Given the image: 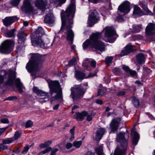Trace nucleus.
<instances>
[{
  "label": "nucleus",
  "instance_id": "nucleus-27",
  "mask_svg": "<svg viewBox=\"0 0 155 155\" xmlns=\"http://www.w3.org/2000/svg\"><path fill=\"white\" fill-rule=\"evenodd\" d=\"M77 63L76 58L75 57H73L68 62V65L70 67L76 65Z\"/></svg>",
  "mask_w": 155,
  "mask_h": 155
},
{
  "label": "nucleus",
  "instance_id": "nucleus-12",
  "mask_svg": "<svg viewBox=\"0 0 155 155\" xmlns=\"http://www.w3.org/2000/svg\"><path fill=\"white\" fill-rule=\"evenodd\" d=\"M13 43V42L11 40H7L5 41L0 48V52L4 54H9L11 51V46Z\"/></svg>",
  "mask_w": 155,
  "mask_h": 155
},
{
  "label": "nucleus",
  "instance_id": "nucleus-57",
  "mask_svg": "<svg viewBox=\"0 0 155 155\" xmlns=\"http://www.w3.org/2000/svg\"><path fill=\"white\" fill-rule=\"evenodd\" d=\"M104 92L103 91H101V90L99 89L98 91V96L103 95L104 94Z\"/></svg>",
  "mask_w": 155,
  "mask_h": 155
},
{
  "label": "nucleus",
  "instance_id": "nucleus-54",
  "mask_svg": "<svg viewBox=\"0 0 155 155\" xmlns=\"http://www.w3.org/2000/svg\"><path fill=\"white\" fill-rule=\"evenodd\" d=\"M1 121L2 123L4 124H8L9 123V121L8 119L6 118L1 119Z\"/></svg>",
  "mask_w": 155,
  "mask_h": 155
},
{
  "label": "nucleus",
  "instance_id": "nucleus-64",
  "mask_svg": "<svg viewBox=\"0 0 155 155\" xmlns=\"http://www.w3.org/2000/svg\"><path fill=\"white\" fill-rule=\"evenodd\" d=\"M116 20L118 22H121L123 21V19L121 17H117L116 18Z\"/></svg>",
  "mask_w": 155,
  "mask_h": 155
},
{
  "label": "nucleus",
  "instance_id": "nucleus-61",
  "mask_svg": "<svg viewBox=\"0 0 155 155\" xmlns=\"http://www.w3.org/2000/svg\"><path fill=\"white\" fill-rule=\"evenodd\" d=\"M95 76H97L96 75V73H95L94 74H92V73H90L87 78H90L91 77H94Z\"/></svg>",
  "mask_w": 155,
  "mask_h": 155
},
{
  "label": "nucleus",
  "instance_id": "nucleus-8",
  "mask_svg": "<svg viewBox=\"0 0 155 155\" xmlns=\"http://www.w3.org/2000/svg\"><path fill=\"white\" fill-rule=\"evenodd\" d=\"M146 40L151 41H155V24L149 23L145 29Z\"/></svg>",
  "mask_w": 155,
  "mask_h": 155
},
{
  "label": "nucleus",
  "instance_id": "nucleus-34",
  "mask_svg": "<svg viewBox=\"0 0 155 155\" xmlns=\"http://www.w3.org/2000/svg\"><path fill=\"white\" fill-rule=\"evenodd\" d=\"M113 73L117 75H120L122 74V72L120 69L118 68H114L112 71Z\"/></svg>",
  "mask_w": 155,
  "mask_h": 155
},
{
  "label": "nucleus",
  "instance_id": "nucleus-50",
  "mask_svg": "<svg viewBox=\"0 0 155 155\" xmlns=\"http://www.w3.org/2000/svg\"><path fill=\"white\" fill-rule=\"evenodd\" d=\"M5 144H3V143L2 144H0V150H3L8 148V147Z\"/></svg>",
  "mask_w": 155,
  "mask_h": 155
},
{
  "label": "nucleus",
  "instance_id": "nucleus-58",
  "mask_svg": "<svg viewBox=\"0 0 155 155\" xmlns=\"http://www.w3.org/2000/svg\"><path fill=\"white\" fill-rule=\"evenodd\" d=\"M20 148H15L13 150V152L16 153H19L20 152Z\"/></svg>",
  "mask_w": 155,
  "mask_h": 155
},
{
  "label": "nucleus",
  "instance_id": "nucleus-60",
  "mask_svg": "<svg viewBox=\"0 0 155 155\" xmlns=\"http://www.w3.org/2000/svg\"><path fill=\"white\" fill-rule=\"evenodd\" d=\"M39 147L41 148H46L48 147L46 145L45 143V142L44 143H41L40 144Z\"/></svg>",
  "mask_w": 155,
  "mask_h": 155
},
{
  "label": "nucleus",
  "instance_id": "nucleus-10",
  "mask_svg": "<svg viewBox=\"0 0 155 155\" xmlns=\"http://www.w3.org/2000/svg\"><path fill=\"white\" fill-rule=\"evenodd\" d=\"M99 14L96 10H94L89 14L88 23L90 27L92 26L100 20Z\"/></svg>",
  "mask_w": 155,
  "mask_h": 155
},
{
  "label": "nucleus",
  "instance_id": "nucleus-39",
  "mask_svg": "<svg viewBox=\"0 0 155 155\" xmlns=\"http://www.w3.org/2000/svg\"><path fill=\"white\" fill-rule=\"evenodd\" d=\"M132 99L133 103V104L134 106L135 107L138 106L139 104V100L135 97H133Z\"/></svg>",
  "mask_w": 155,
  "mask_h": 155
},
{
  "label": "nucleus",
  "instance_id": "nucleus-28",
  "mask_svg": "<svg viewBox=\"0 0 155 155\" xmlns=\"http://www.w3.org/2000/svg\"><path fill=\"white\" fill-rule=\"evenodd\" d=\"M66 0H55L53 1V3L56 5V7L61 6L64 3Z\"/></svg>",
  "mask_w": 155,
  "mask_h": 155
},
{
  "label": "nucleus",
  "instance_id": "nucleus-38",
  "mask_svg": "<svg viewBox=\"0 0 155 155\" xmlns=\"http://www.w3.org/2000/svg\"><path fill=\"white\" fill-rule=\"evenodd\" d=\"M14 141V138H10L7 139L6 140H2V143L3 144H9Z\"/></svg>",
  "mask_w": 155,
  "mask_h": 155
},
{
  "label": "nucleus",
  "instance_id": "nucleus-17",
  "mask_svg": "<svg viewBox=\"0 0 155 155\" xmlns=\"http://www.w3.org/2000/svg\"><path fill=\"white\" fill-rule=\"evenodd\" d=\"M119 122L116 119H114L110 122V126L111 129V132L114 133L116 131L119 126Z\"/></svg>",
  "mask_w": 155,
  "mask_h": 155
},
{
  "label": "nucleus",
  "instance_id": "nucleus-40",
  "mask_svg": "<svg viewBox=\"0 0 155 155\" xmlns=\"http://www.w3.org/2000/svg\"><path fill=\"white\" fill-rule=\"evenodd\" d=\"M82 143V142L81 141H74L73 143V145L74 146L77 148L79 147Z\"/></svg>",
  "mask_w": 155,
  "mask_h": 155
},
{
  "label": "nucleus",
  "instance_id": "nucleus-5",
  "mask_svg": "<svg viewBox=\"0 0 155 155\" xmlns=\"http://www.w3.org/2000/svg\"><path fill=\"white\" fill-rule=\"evenodd\" d=\"M125 133L120 132L117 135L116 141L120 143L117 145L114 153V155H126L127 149L128 142L125 138Z\"/></svg>",
  "mask_w": 155,
  "mask_h": 155
},
{
  "label": "nucleus",
  "instance_id": "nucleus-36",
  "mask_svg": "<svg viewBox=\"0 0 155 155\" xmlns=\"http://www.w3.org/2000/svg\"><path fill=\"white\" fill-rule=\"evenodd\" d=\"M52 150V148L49 147L47 148L45 150H43L40 152L37 155H42L47 153Z\"/></svg>",
  "mask_w": 155,
  "mask_h": 155
},
{
  "label": "nucleus",
  "instance_id": "nucleus-55",
  "mask_svg": "<svg viewBox=\"0 0 155 155\" xmlns=\"http://www.w3.org/2000/svg\"><path fill=\"white\" fill-rule=\"evenodd\" d=\"M135 38L138 40H142L143 38V37L141 35H138L135 36Z\"/></svg>",
  "mask_w": 155,
  "mask_h": 155
},
{
  "label": "nucleus",
  "instance_id": "nucleus-22",
  "mask_svg": "<svg viewBox=\"0 0 155 155\" xmlns=\"http://www.w3.org/2000/svg\"><path fill=\"white\" fill-rule=\"evenodd\" d=\"M136 60L137 63L139 64H143L145 63V58L142 53L138 54L136 56Z\"/></svg>",
  "mask_w": 155,
  "mask_h": 155
},
{
  "label": "nucleus",
  "instance_id": "nucleus-29",
  "mask_svg": "<svg viewBox=\"0 0 155 155\" xmlns=\"http://www.w3.org/2000/svg\"><path fill=\"white\" fill-rule=\"evenodd\" d=\"M97 155H104L103 152V149L102 147H99L95 149Z\"/></svg>",
  "mask_w": 155,
  "mask_h": 155
},
{
  "label": "nucleus",
  "instance_id": "nucleus-30",
  "mask_svg": "<svg viewBox=\"0 0 155 155\" xmlns=\"http://www.w3.org/2000/svg\"><path fill=\"white\" fill-rule=\"evenodd\" d=\"M15 31V29H12L8 31L6 34L7 37L8 38H11L15 36L14 32Z\"/></svg>",
  "mask_w": 155,
  "mask_h": 155
},
{
  "label": "nucleus",
  "instance_id": "nucleus-21",
  "mask_svg": "<svg viewBox=\"0 0 155 155\" xmlns=\"http://www.w3.org/2000/svg\"><path fill=\"white\" fill-rule=\"evenodd\" d=\"M139 5L147 14L153 15V13L148 9L147 2L144 1H140L139 2Z\"/></svg>",
  "mask_w": 155,
  "mask_h": 155
},
{
  "label": "nucleus",
  "instance_id": "nucleus-1",
  "mask_svg": "<svg viewBox=\"0 0 155 155\" xmlns=\"http://www.w3.org/2000/svg\"><path fill=\"white\" fill-rule=\"evenodd\" d=\"M74 0H71V3L65 12L62 11L61 15L62 25L58 33L61 32L63 29L65 31L64 34L66 37V40L69 41L71 45L73 43L74 34L72 30V25L73 23V18L75 12Z\"/></svg>",
  "mask_w": 155,
  "mask_h": 155
},
{
  "label": "nucleus",
  "instance_id": "nucleus-26",
  "mask_svg": "<svg viewBox=\"0 0 155 155\" xmlns=\"http://www.w3.org/2000/svg\"><path fill=\"white\" fill-rule=\"evenodd\" d=\"M16 69H10L7 72V74L8 75L9 78H16L17 73L15 71Z\"/></svg>",
  "mask_w": 155,
  "mask_h": 155
},
{
  "label": "nucleus",
  "instance_id": "nucleus-42",
  "mask_svg": "<svg viewBox=\"0 0 155 155\" xmlns=\"http://www.w3.org/2000/svg\"><path fill=\"white\" fill-rule=\"evenodd\" d=\"M20 1L21 0H12L11 3L14 6H16L19 4Z\"/></svg>",
  "mask_w": 155,
  "mask_h": 155
},
{
  "label": "nucleus",
  "instance_id": "nucleus-14",
  "mask_svg": "<svg viewBox=\"0 0 155 155\" xmlns=\"http://www.w3.org/2000/svg\"><path fill=\"white\" fill-rule=\"evenodd\" d=\"M130 3L127 1H125L123 2L118 8V10L120 12H122L125 15L129 13L130 10Z\"/></svg>",
  "mask_w": 155,
  "mask_h": 155
},
{
  "label": "nucleus",
  "instance_id": "nucleus-49",
  "mask_svg": "<svg viewBox=\"0 0 155 155\" xmlns=\"http://www.w3.org/2000/svg\"><path fill=\"white\" fill-rule=\"evenodd\" d=\"M33 90L34 92H35L37 95L41 92V90H39L37 87L34 86L33 88Z\"/></svg>",
  "mask_w": 155,
  "mask_h": 155
},
{
  "label": "nucleus",
  "instance_id": "nucleus-31",
  "mask_svg": "<svg viewBox=\"0 0 155 155\" xmlns=\"http://www.w3.org/2000/svg\"><path fill=\"white\" fill-rule=\"evenodd\" d=\"M38 96L41 97V99L48 98V93L42 91L41 90V92L38 95Z\"/></svg>",
  "mask_w": 155,
  "mask_h": 155
},
{
  "label": "nucleus",
  "instance_id": "nucleus-3",
  "mask_svg": "<svg viewBox=\"0 0 155 155\" xmlns=\"http://www.w3.org/2000/svg\"><path fill=\"white\" fill-rule=\"evenodd\" d=\"M45 61L43 56L39 54L32 55L31 60L26 64V68L28 72L31 73L32 77H37L35 73L39 70L42 66V63Z\"/></svg>",
  "mask_w": 155,
  "mask_h": 155
},
{
  "label": "nucleus",
  "instance_id": "nucleus-63",
  "mask_svg": "<svg viewBox=\"0 0 155 155\" xmlns=\"http://www.w3.org/2000/svg\"><path fill=\"white\" fill-rule=\"evenodd\" d=\"M91 64L92 67L94 68L95 67L96 64V62L94 60H92L91 62Z\"/></svg>",
  "mask_w": 155,
  "mask_h": 155
},
{
  "label": "nucleus",
  "instance_id": "nucleus-13",
  "mask_svg": "<svg viewBox=\"0 0 155 155\" xmlns=\"http://www.w3.org/2000/svg\"><path fill=\"white\" fill-rule=\"evenodd\" d=\"M27 34L23 31H20L18 34L17 36L18 38V41L19 45L17 47V49L18 51L21 50L24 48L23 45L21 44H23L26 39Z\"/></svg>",
  "mask_w": 155,
  "mask_h": 155
},
{
  "label": "nucleus",
  "instance_id": "nucleus-32",
  "mask_svg": "<svg viewBox=\"0 0 155 155\" xmlns=\"http://www.w3.org/2000/svg\"><path fill=\"white\" fill-rule=\"evenodd\" d=\"M113 59V57L112 56H107L106 58L105 59V62L109 66L110 65L111 63L112 60Z\"/></svg>",
  "mask_w": 155,
  "mask_h": 155
},
{
  "label": "nucleus",
  "instance_id": "nucleus-53",
  "mask_svg": "<svg viewBox=\"0 0 155 155\" xmlns=\"http://www.w3.org/2000/svg\"><path fill=\"white\" fill-rule=\"evenodd\" d=\"M125 93L126 92L124 91H120L117 93L116 95L119 96H123L125 94Z\"/></svg>",
  "mask_w": 155,
  "mask_h": 155
},
{
  "label": "nucleus",
  "instance_id": "nucleus-59",
  "mask_svg": "<svg viewBox=\"0 0 155 155\" xmlns=\"http://www.w3.org/2000/svg\"><path fill=\"white\" fill-rule=\"evenodd\" d=\"M72 146V144L71 143H67L66 146V147L67 149H69Z\"/></svg>",
  "mask_w": 155,
  "mask_h": 155
},
{
  "label": "nucleus",
  "instance_id": "nucleus-62",
  "mask_svg": "<svg viewBox=\"0 0 155 155\" xmlns=\"http://www.w3.org/2000/svg\"><path fill=\"white\" fill-rule=\"evenodd\" d=\"M95 102L97 104L100 105H102L103 104L102 101L101 100L99 99H97L95 101Z\"/></svg>",
  "mask_w": 155,
  "mask_h": 155
},
{
  "label": "nucleus",
  "instance_id": "nucleus-19",
  "mask_svg": "<svg viewBox=\"0 0 155 155\" xmlns=\"http://www.w3.org/2000/svg\"><path fill=\"white\" fill-rule=\"evenodd\" d=\"M105 130L104 128H101L98 129L96 132L94 138L97 141H99L104 134Z\"/></svg>",
  "mask_w": 155,
  "mask_h": 155
},
{
  "label": "nucleus",
  "instance_id": "nucleus-7",
  "mask_svg": "<svg viewBox=\"0 0 155 155\" xmlns=\"http://www.w3.org/2000/svg\"><path fill=\"white\" fill-rule=\"evenodd\" d=\"M71 91L70 96L74 101L82 98L85 92L83 88L80 85H76L71 87Z\"/></svg>",
  "mask_w": 155,
  "mask_h": 155
},
{
  "label": "nucleus",
  "instance_id": "nucleus-41",
  "mask_svg": "<svg viewBox=\"0 0 155 155\" xmlns=\"http://www.w3.org/2000/svg\"><path fill=\"white\" fill-rule=\"evenodd\" d=\"M122 68L123 70L126 73H128L131 70L129 67L125 65H123L122 66Z\"/></svg>",
  "mask_w": 155,
  "mask_h": 155
},
{
  "label": "nucleus",
  "instance_id": "nucleus-46",
  "mask_svg": "<svg viewBox=\"0 0 155 155\" xmlns=\"http://www.w3.org/2000/svg\"><path fill=\"white\" fill-rule=\"evenodd\" d=\"M17 97L16 96H10L6 98L5 100H9L12 101L14 100H17Z\"/></svg>",
  "mask_w": 155,
  "mask_h": 155
},
{
  "label": "nucleus",
  "instance_id": "nucleus-44",
  "mask_svg": "<svg viewBox=\"0 0 155 155\" xmlns=\"http://www.w3.org/2000/svg\"><path fill=\"white\" fill-rule=\"evenodd\" d=\"M33 124V122L31 120H28L26 122L25 127L26 128L30 127L32 126Z\"/></svg>",
  "mask_w": 155,
  "mask_h": 155
},
{
  "label": "nucleus",
  "instance_id": "nucleus-16",
  "mask_svg": "<svg viewBox=\"0 0 155 155\" xmlns=\"http://www.w3.org/2000/svg\"><path fill=\"white\" fill-rule=\"evenodd\" d=\"M134 47V46L130 43L128 44L124 47V49L121 51L120 54L119 55L122 57L127 55L133 51Z\"/></svg>",
  "mask_w": 155,
  "mask_h": 155
},
{
  "label": "nucleus",
  "instance_id": "nucleus-2",
  "mask_svg": "<svg viewBox=\"0 0 155 155\" xmlns=\"http://www.w3.org/2000/svg\"><path fill=\"white\" fill-rule=\"evenodd\" d=\"M114 35V31L113 29L110 27H105L101 32H96L90 36L89 39L87 40L83 44V48L85 50L89 46L95 49L96 51L102 52L105 50V45L104 43L99 40L101 36L105 40L106 38L108 39Z\"/></svg>",
  "mask_w": 155,
  "mask_h": 155
},
{
  "label": "nucleus",
  "instance_id": "nucleus-43",
  "mask_svg": "<svg viewBox=\"0 0 155 155\" xmlns=\"http://www.w3.org/2000/svg\"><path fill=\"white\" fill-rule=\"evenodd\" d=\"M128 74L131 76L135 77H137V73L134 70H130Z\"/></svg>",
  "mask_w": 155,
  "mask_h": 155
},
{
  "label": "nucleus",
  "instance_id": "nucleus-11",
  "mask_svg": "<svg viewBox=\"0 0 155 155\" xmlns=\"http://www.w3.org/2000/svg\"><path fill=\"white\" fill-rule=\"evenodd\" d=\"M21 9L22 11H25L29 14H33L35 11L29 0H24L23 5L21 7Z\"/></svg>",
  "mask_w": 155,
  "mask_h": 155
},
{
  "label": "nucleus",
  "instance_id": "nucleus-23",
  "mask_svg": "<svg viewBox=\"0 0 155 155\" xmlns=\"http://www.w3.org/2000/svg\"><path fill=\"white\" fill-rule=\"evenodd\" d=\"M88 114L87 112L86 111H83L81 113H77L75 114L76 115L75 119L79 121H82L84 119V117Z\"/></svg>",
  "mask_w": 155,
  "mask_h": 155
},
{
  "label": "nucleus",
  "instance_id": "nucleus-47",
  "mask_svg": "<svg viewBox=\"0 0 155 155\" xmlns=\"http://www.w3.org/2000/svg\"><path fill=\"white\" fill-rule=\"evenodd\" d=\"M6 74H7V72L5 70H2L0 71V78H3Z\"/></svg>",
  "mask_w": 155,
  "mask_h": 155
},
{
  "label": "nucleus",
  "instance_id": "nucleus-37",
  "mask_svg": "<svg viewBox=\"0 0 155 155\" xmlns=\"http://www.w3.org/2000/svg\"><path fill=\"white\" fill-rule=\"evenodd\" d=\"M52 150V148L49 147L47 148L45 150H43L40 152L37 155H42L47 153Z\"/></svg>",
  "mask_w": 155,
  "mask_h": 155
},
{
  "label": "nucleus",
  "instance_id": "nucleus-4",
  "mask_svg": "<svg viewBox=\"0 0 155 155\" xmlns=\"http://www.w3.org/2000/svg\"><path fill=\"white\" fill-rule=\"evenodd\" d=\"M50 88V94L51 96V103L57 100H62V88L59 82L58 81H48Z\"/></svg>",
  "mask_w": 155,
  "mask_h": 155
},
{
  "label": "nucleus",
  "instance_id": "nucleus-15",
  "mask_svg": "<svg viewBox=\"0 0 155 155\" xmlns=\"http://www.w3.org/2000/svg\"><path fill=\"white\" fill-rule=\"evenodd\" d=\"M47 5L46 2L44 0H36L35 3V6L43 12L45 11Z\"/></svg>",
  "mask_w": 155,
  "mask_h": 155
},
{
  "label": "nucleus",
  "instance_id": "nucleus-18",
  "mask_svg": "<svg viewBox=\"0 0 155 155\" xmlns=\"http://www.w3.org/2000/svg\"><path fill=\"white\" fill-rule=\"evenodd\" d=\"M17 20V18L15 16L8 17H6L4 19L3 21L4 25L5 26H8L11 25Z\"/></svg>",
  "mask_w": 155,
  "mask_h": 155
},
{
  "label": "nucleus",
  "instance_id": "nucleus-9",
  "mask_svg": "<svg viewBox=\"0 0 155 155\" xmlns=\"http://www.w3.org/2000/svg\"><path fill=\"white\" fill-rule=\"evenodd\" d=\"M5 85L14 87L16 86L18 88V91L21 93L23 92L22 88L23 85L21 82L19 78H8V79L5 83Z\"/></svg>",
  "mask_w": 155,
  "mask_h": 155
},
{
  "label": "nucleus",
  "instance_id": "nucleus-6",
  "mask_svg": "<svg viewBox=\"0 0 155 155\" xmlns=\"http://www.w3.org/2000/svg\"><path fill=\"white\" fill-rule=\"evenodd\" d=\"M44 31L41 27H38L35 33L31 37L32 45L34 46H39L44 48H48L51 46V43H48L45 44L41 40V37L44 34Z\"/></svg>",
  "mask_w": 155,
  "mask_h": 155
},
{
  "label": "nucleus",
  "instance_id": "nucleus-48",
  "mask_svg": "<svg viewBox=\"0 0 155 155\" xmlns=\"http://www.w3.org/2000/svg\"><path fill=\"white\" fill-rule=\"evenodd\" d=\"M56 74V76L58 77H61L62 78H64L65 77H67V76L66 74H61V72H58Z\"/></svg>",
  "mask_w": 155,
  "mask_h": 155
},
{
  "label": "nucleus",
  "instance_id": "nucleus-25",
  "mask_svg": "<svg viewBox=\"0 0 155 155\" xmlns=\"http://www.w3.org/2000/svg\"><path fill=\"white\" fill-rule=\"evenodd\" d=\"M131 134L133 136L132 143L134 145H136L139 139V134L134 130H132Z\"/></svg>",
  "mask_w": 155,
  "mask_h": 155
},
{
  "label": "nucleus",
  "instance_id": "nucleus-52",
  "mask_svg": "<svg viewBox=\"0 0 155 155\" xmlns=\"http://www.w3.org/2000/svg\"><path fill=\"white\" fill-rule=\"evenodd\" d=\"M58 151V149L57 148L53 149L51 151L50 155H56V153Z\"/></svg>",
  "mask_w": 155,
  "mask_h": 155
},
{
  "label": "nucleus",
  "instance_id": "nucleus-51",
  "mask_svg": "<svg viewBox=\"0 0 155 155\" xmlns=\"http://www.w3.org/2000/svg\"><path fill=\"white\" fill-rule=\"evenodd\" d=\"M29 149V146L26 145L24 147L23 150L22 151V153L23 154L26 153Z\"/></svg>",
  "mask_w": 155,
  "mask_h": 155
},
{
  "label": "nucleus",
  "instance_id": "nucleus-35",
  "mask_svg": "<svg viewBox=\"0 0 155 155\" xmlns=\"http://www.w3.org/2000/svg\"><path fill=\"white\" fill-rule=\"evenodd\" d=\"M142 25L141 24L134 25L133 28L134 30L136 32H139L141 31L142 29Z\"/></svg>",
  "mask_w": 155,
  "mask_h": 155
},
{
  "label": "nucleus",
  "instance_id": "nucleus-24",
  "mask_svg": "<svg viewBox=\"0 0 155 155\" xmlns=\"http://www.w3.org/2000/svg\"><path fill=\"white\" fill-rule=\"evenodd\" d=\"M54 16L51 13L46 15L44 19L45 22L48 23H52L54 22Z\"/></svg>",
  "mask_w": 155,
  "mask_h": 155
},
{
  "label": "nucleus",
  "instance_id": "nucleus-33",
  "mask_svg": "<svg viewBox=\"0 0 155 155\" xmlns=\"http://www.w3.org/2000/svg\"><path fill=\"white\" fill-rule=\"evenodd\" d=\"M75 75L76 78H84L85 76L84 73L78 71H76Z\"/></svg>",
  "mask_w": 155,
  "mask_h": 155
},
{
  "label": "nucleus",
  "instance_id": "nucleus-20",
  "mask_svg": "<svg viewBox=\"0 0 155 155\" xmlns=\"http://www.w3.org/2000/svg\"><path fill=\"white\" fill-rule=\"evenodd\" d=\"M143 15V12L139 7L137 5L134 6L133 13V16L135 17H139Z\"/></svg>",
  "mask_w": 155,
  "mask_h": 155
},
{
  "label": "nucleus",
  "instance_id": "nucleus-56",
  "mask_svg": "<svg viewBox=\"0 0 155 155\" xmlns=\"http://www.w3.org/2000/svg\"><path fill=\"white\" fill-rule=\"evenodd\" d=\"M151 72V71L150 70V69L147 68H144V73L145 74L147 73V74L150 73Z\"/></svg>",
  "mask_w": 155,
  "mask_h": 155
},
{
  "label": "nucleus",
  "instance_id": "nucleus-45",
  "mask_svg": "<svg viewBox=\"0 0 155 155\" xmlns=\"http://www.w3.org/2000/svg\"><path fill=\"white\" fill-rule=\"evenodd\" d=\"M21 136V134L18 131H16L15 134L14 135V140H17L18 138H19Z\"/></svg>",
  "mask_w": 155,
  "mask_h": 155
}]
</instances>
